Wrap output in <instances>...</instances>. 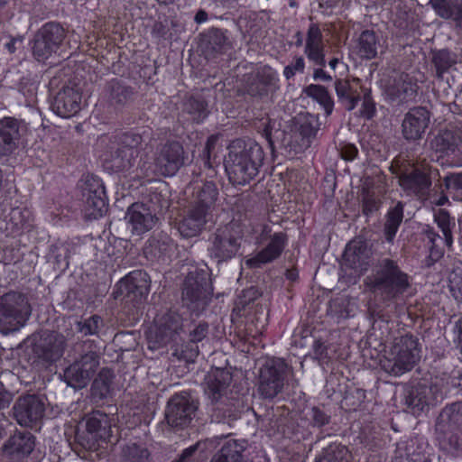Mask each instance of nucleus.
Segmentation results:
<instances>
[{"label": "nucleus", "mask_w": 462, "mask_h": 462, "mask_svg": "<svg viewBox=\"0 0 462 462\" xmlns=\"http://www.w3.org/2000/svg\"><path fill=\"white\" fill-rule=\"evenodd\" d=\"M430 120V111L423 106L411 108L404 116L402 123V134L407 141H417L422 138Z\"/></svg>", "instance_id": "bb28decb"}, {"label": "nucleus", "mask_w": 462, "mask_h": 462, "mask_svg": "<svg viewBox=\"0 0 462 462\" xmlns=\"http://www.w3.org/2000/svg\"><path fill=\"white\" fill-rule=\"evenodd\" d=\"M435 221L443 234L445 245L450 247L453 243V238L450 228L449 214L446 210L441 209L437 215H435Z\"/></svg>", "instance_id": "6e6d98bb"}, {"label": "nucleus", "mask_w": 462, "mask_h": 462, "mask_svg": "<svg viewBox=\"0 0 462 462\" xmlns=\"http://www.w3.org/2000/svg\"><path fill=\"white\" fill-rule=\"evenodd\" d=\"M44 411V401L35 394L20 396L13 407L14 419L23 427L36 425L42 419Z\"/></svg>", "instance_id": "b1692460"}, {"label": "nucleus", "mask_w": 462, "mask_h": 462, "mask_svg": "<svg viewBox=\"0 0 462 462\" xmlns=\"http://www.w3.org/2000/svg\"><path fill=\"white\" fill-rule=\"evenodd\" d=\"M64 28L57 23H45L36 33L32 46V54L38 61H44L57 52L64 41Z\"/></svg>", "instance_id": "dca6fc26"}, {"label": "nucleus", "mask_w": 462, "mask_h": 462, "mask_svg": "<svg viewBox=\"0 0 462 462\" xmlns=\"http://www.w3.org/2000/svg\"><path fill=\"white\" fill-rule=\"evenodd\" d=\"M32 313L27 297L10 291L0 297V332L7 335L23 327Z\"/></svg>", "instance_id": "1a4fd4ad"}, {"label": "nucleus", "mask_w": 462, "mask_h": 462, "mask_svg": "<svg viewBox=\"0 0 462 462\" xmlns=\"http://www.w3.org/2000/svg\"><path fill=\"white\" fill-rule=\"evenodd\" d=\"M448 288L452 296L462 302V263L454 267L449 273Z\"/></svg>", "instance_id": "864d4df0"}, {"label": "nucleus", "mask_w": 462, "mask_h": 462, "mask_svg": "<svg viewBox=\"0 0 462 462\" xmlns=\"http://www.w3.org/2000/svg\"><path fill=\"white\" fill-rule=\"evenodd\" d=\"M245 450L244 441L230 439L225 442L220 450L212 457L210 462H243V453Z\"/></svg>", "instance_id": "58836bf2"}, {"label": "nucleus", "mask_w": 462, "mask_h": 462, "mask_svg": "<svg viewBox=\"0 0 462 462\" xmlns=\"http://www.w3.org/2000/svg\"><path fill=\"white\" fill-rule=\"evenodd\" d=\"M232 381V374L222 368H212L204 378V391L206 395L211 401V403L216 406L215 416L219 418V413L224 409L222 408L223 398L226 393V389Z\"/></svg>", "instance_id": "5701e85b"}, {"label": "nucleus", "mask_w": 462, "mask_h": 462, "mask_svg": "<svg viewBox=\"0 0 462 462\" xmlns=\"http://www.w3.org/2000/svg\"><path fill=\"white\" fill-rule=\"evenodd\" d=\"M208 334V324L201 321L189 331V341L193 344L202 341Z\"/></svg>", "instance_id": "338daca9"}, {"label": "nucleus", "mask_w": 462, "mask_h": 462, "mask_svg": "<svg viewBox=\"0 0 462 462\" xmlns=\"http://www.w3.org/2000/svg\"><path fill=\"white\" fill-rule=\"evenodd\" d=\"M303 91L324 108L326 116L331 115L334 108V100L324 86L310 84Z\"/></svg>", "instance_id": "a18cd8bd"}, {"label": "nucleus", "mask_w": 462, "mask_h": 462, "mask_svg": "<svg viewBox=\"0 0 462 462\" xmlns=\"http://www.w3.org/2000/svg\"><path fill=\"white\" fill-rule=\"evenodd\" d=\"M373 255L372 248L368 242L362 237L351 240L345 249L344 266L351 270L350 274L356 277L363 275L369 268Z\"/></svg>", "instance_id": "aec40b11"}, {"label": "nucleus", "mask_w": 462, "mask_h": 462, "mask_svg": "<svg viewBox=\"0 0 462 462\" xmlns=\"http://www.w3.org/2000/svg\"><path fill=\"white\" fill-rule=\"evenodd\" d=\"M66 340L63 335L51 332L45 334L33 346L34 355L41 360L53 363L63 355Z\"/></svg>", "instance_id": "c756f323"}, {"label": "nucleus", "mask_w": 462, "mask_h": 462, "mask_svg": "<svg viewBox=\"0 0 462 462\" xmlns=\"http://www.w3.org/2000/svg\"><path fill=\"white\" fill-rule=\"evenodd\" d=\"M35 437L30 431L16 430L2 446L5 457L13 461H21L34 449Z\"/></svg>", "instance_id": "c85d7f7f"}, {"label": "nucleus", "mask_w": 462, "mask_h": 462, "mask_svg": "<svg viewBox=\"0 0 462 462\" xmlns=\"http://www.w3.org/2000/svg\"><path fill=\"white\" fill-rule=\"evenodd\" d=\"M428 5L437 16L444 20H449V17H452V12L450 11L452 0H430Z\"/></svg>", "instance_id": "052dcab7"}, {"label": "nucleus", "mask_w": 462, "mask_h": 462, "mask_svg": "<svg viewBox=\"0 0 462 462\" xmlns=\"http://www.w3.org/2000/svg\"><path fill=\"white\" fill-rule=\"evenodd\" d=\"M182 109L198 123L203 121L209 114L208 102L201 95L187 97L183 101Z\"/></svg>", "instance_id": "ea45409f"}, {"label": "nucleus", "mask_w": 462, "mask_h": 462, "mask_svg": "<svg viewBox=\"0 0 462 462\" xmlns=\"http://www.w3.org/2000/svg\"><path fill=\"white\" fill-rule=\"evenodd\" d=\"M254 76L267 90L273 87L276 81L275 72L270 67H263L257 70Z\"/></svg>", "instance_id": "680f3d73"}, {"label": "nucleus", "mask_w": 462, "mask_h": 462, "mask_svg": "<svg viewBox=\"0 0 462 462\" xmlns=\"http://www.w3.org/2000/svg\"><path fill=\"white\" fill-rule=\"evenodd\" d=\"M149 275L143 270H135L122 279L114 292L115 298H122L125 303L141 304L150 291Z\"/></svg>", "instance_id": "a211bd4d"}, {"label": "nucleus", "mask_w": 462, "mask_h": 462, "mask_svg": "<svg viewBox=\"0 0 462 462\" xmlns=\"http://www.w3.org/2000/svg\"><path fill=\"white\" fill-rule=\"evenodd\" d=\"M363 90V99L362 106L359 110V116L367 120L372 119L375 113V103L372 97V93L370 88H362Z\"/></svg>", "instance_id": "4d7b16f0"}, {"label": "nucleus", "mask_w": 462, "mask_h": 462, "mask_svg": "<svg viewBox=\"0 0 462 462\" xmlns=\"http://www.w3.org/2000/svg\"><path fill=\"white\" fill-rule=\"evenodd\" d=\"M124 462H152L151 453L146 447L137 443H128L122 448Z\"/></svg>", "instance_id": "de8ad7c7"}, {"label": "nucleus", "mask_w": 462, "mask_h": 462, "mask_svg": "<svg viewBox=\"0 0 462 462\" xmlns=\"http://www.w3.org/2000/svg\"><path fill=\"white\" fill-rule=\"evenodd\" d=\"M380 46L379 37L374 30H364L356 39V52L363 60L374 59Z\"/></svg>", "instance_id": "4c0bfd02"}, {"label": "nucleus", "mask_w": 462, "mask_h": 462, "mask_svg": "<svg viewBox=\"0 0 462 462\" xmlns=\"http://www.w3.org/2000/svg\"><path fill=\"white\" fill-rule=\"evenodd\" d=\"M52 253L54 254V264L56 268L60 271L67 270L70 255L69 246L68 245H56Z\"/></svg>", "instance_id": "13d9d810"}, {"label": "nucleus", "mask_w": 462, "mask_h": 462, "mask_svg": "<svg viewBox=\"0 0 462 462\" xmlns=\"http://www.w3.org/2000/svg\"><path fill=\"white\" fill-rule=\"evenodd\" d=\"M114 373L111 369L102 368L92 383V395L100 400L106 398L110 393Z\"/></svg>", "instance_id": "49530a36"}, {"label": "nucleus", "mask_w": 462, "mask_h": 462, "mask_svg": "<svg viewBox=\"0 0 462 462\" xmlns=\"http://www.w3.org/2000/svg\"><path fill=\"white\" fill-rule=\"evenodd\" d=\"M183 319L175 311H168L155 320V330L150 335L151 348H159L169 344L177 345L181 340Z\"/></svg>", "instance_id": "4468645a"}, {"label": "nucleus", "mask_w": 462, "mask_h": 462, "mask_svg": "<svg viewBox=\"0 0 462 462\" xmlns=\"http://www.w3.org/2000/svg\"><path fill=\"white\" fill-rule=\"evenodd\" d=\"M217 199L218 189L216 183L206 181L193 188L188 206L210 215L216 208Z\"/></svg>", "instance_id": "7c9ffc66"}, {"label": "nucleus", "mask_w": 462, "mask_h": 462, "mask_svg": "<svg viewBox=\"0 0 462 462\" xmlns=\"http://www.w3.org/2000/svg\"><path fill=\"white\" fill-rule=\"evenodd\" d=\"M200 37L201 48L208 57L226 53L234 48V39L226 29L212 27Z\"/></svg>", "instance_id": "cd10ccee"}, {"label": "nucleus", "mask_w": 462, "mask_h": 462, "mask_svg": "<svg viewBox=\"0 0 462 462\" xmlns=\"http://www.w3.org/2000/svg\"><path fill=\"white\" fill-rule=\"evenodd\" d=\"M262 236H269L270 241L262 250L245 258V265L248 269H261L274 262L282 255L288 243V236L284 232L271 235V229L267 226L263 227Z\"/></svg>", "instance_id": "f3484780"}, {"label": "nucleus", "mask_w": 462, "mask_h": 462, "mask_svg": "<svg viewBox=\"0 0 462 462\" xmlns=\"http://www.w3.org/2000/svg\"><path fill=\"white\" fill-rule=\"evenodd\" d=\"M185 152L178 141L160 144L154 153L155 171L162 176H173L184 164Z\"/></svg>", "instance_id": "6ab92c4d"}, {"label": "nucleus", "mask_w": 462, "mask_h": 462, "mask_svg": "<svg viewBox=\"0 0 462 462\" xmlns=\"http://www.w3.org/2000/svg\"><path fill=\"white\" fill-rule=\"evenodd\" d=\"M212 292L210 274L205 270L195 268L189 272L184 280L182 303L191 312L199 314L207 308Z\"/></svg>", "instance_id": "9d476101"}, {"label": "nucleus", "mask_w": 462, "mask_h": 462, "mask_svg": "<svg viewBox=\"0 0 462 462\" xmlns=\"http://www.w3.org/2000/svg\"><path fill=\"white\" fill-rule=\"evenodd\" d=\"M125 219L131 225L132 232L136 235L151 230L158 221L155 213H151L148 208L139 203H134L128 208Z\"/></svg>", "instance_id": "2f4dec72"}, {"label": "nucleus", "mask_w": 462, "mask_h": 462, "mask_svg": "<svg viewBox=\"0 0 462 462\" xmlns=\"http://www.w3.org/2000/svg\"><path fill=\"white\" fill-rule=\"evenodd\" d=\"M165 189V184L160 183L158 187L150 190L145 200L140 204L148 208L151 213H155L157 217L158 213H161L170 206L168 197L163 192Z\"/></svg>", "instance_id": "a19ab883"}, {"label": "nucleus", "mask_w": 462, "mask_h": 462, "mask_svg": "<svg viewBox=\"0 0 462 462\" xmlns=\"http://www.w3.org/2000/svg\"><path fill=\"white\" fill-rule=\"evenodd\" d=\"M435 429L440 450L450 457H462V402L446 405Z\"/></svg>", "instance_id": "20e7f679"}, {"label": "nucleus", "mask_w": 462, "mask_h": 462, "mask_svg": "<svg viewBox=\"0 0 462 462\" xmlns=\"http://www.w3.org/2000/svg\"><path fill=\"white\" fill-rule=\"evenodd\" d=\"M305 69V61L302 57H296L294 60L284 68L283 74L287 79H291L294 75L303 73Z\"/></svg>", "instance_id": "69168bd1"}, {"label": "nucleus", "mask_w": 462, "mask_h": 462, "mask_svg": "<svg viewBox=\"0 0 462 462\" xmlns=\"http://www.w3.org/2000/svg\"><path fill=\"white\" fill-rule=\"evenodd\" d=\"M420 346L417 337L406 334L394 339L388 356L382 361L383 369L400 376L411 371L420 359Z\"/></svg>", "instance_id": "0eeeda50"}, {"label": "nucleus", "mask_w": 462, "mask_h": 462, "mask_svg": "<svg viewBox=\"0 0 462 462\" xmlns=\"http://www.w3.org/2000/svg\"><path fill=\"white\" fill-rule=\"evenodd\" d=\"M443 184L447 189L462 190V171L445 176Z\"/></svg>", "instance_id": "774afa93"}, {"label": "nucleus", "mask_w": 462, "mask_h": 462, "mask_svg": "<svg viewBox=\"0 0 462 462\" xmlns=\"http://www.w3.org/2000/svg\"><path fill=\"white\" fill-rule=\"evenodd\" d=\"M246 92L254 97H263L268 94V90L260 83L254 75L252 76L247 82Z\"/></svg>", "instance_id": "e2e57ef3"}, {"label": "nucleus", "mask_w": 462, "mask_h": 462, "mask_svg": "<svg viewBox=\"0 0 462 462\" xmlns=\"http://www.w3.org/2000/svg\"><path fill=\"white\" fill-rule=\"evenodd\" d=\"M418 86L408 74H399L388 79L383 87L385 99L395 105L411 101L417 96Z\"/></svg>", "instance_id": "393cba45"}, {"label": "nucleus", "mask_w": 462, "mask_h": 462, "mask_svg": "<svg viewBox=\"0 0 462 462\" xmlns=\"http://www.w3.org/2000/svg\"><path fill=\"white\" fill-rule=\"evenodd\" d=\"M25 133L22 121L14 117L0 119V156H9L15 152Z\"/></svg>", "instance_id": "a878e982"}, {"label": "nucleus", "mask_w": 462, "mask_h": 462, "mask_svg": "<svg viewBox=\"0 0 462 462\" xmlns=\"http://www.w3.org/2000/svg\"><path fill=\"white\" fill-rule=\"evenodd\" d=\"M261 291L257 287L251 286L242 291L236 301L238 310H245L246 308L261 296Z\"/></svg>", "instance_id": "bf43d9fd"}, {"label": "nucleus", "mask_w": 462, "mask_h": 462, "mask_svg": "<svg viewBox=\"0 0 462 462\" xmlns=\"http://www.w3.org/2000/svg\"><path fill=\"white\" fill-rule=\"evenodd\" d=\"M148 401V399L146 400ZM136 410H140V412L134 411V415H139V422L145 425H149L152 421L155 413V405L153 402H146L143 403L142 408L136 407Z\"/></svg>", "instance_id": "0e129e2a"}, {"label": "nucleus", "mask_w": 462, "mask_h": 462, "mask_svg": "<svg viewBox=\"0 0 462 462\" xmlns=\"http://www.w3.org/2000/svg\"><path fill=\"white\" fill-rule=\"evenodd\" d=\"M290 370L282 358L265 361L260 369L258 392L263 399H273L282 392Z\"/></svg>", "instance_id": "ddd939ff"}, {"label": "nucleus", "mask_w": 462, "mask_h": 462, "mask_svg": "<svg viewBox=\"0 0 462 462\" xmlns=\"http://www.w3.org/2000/svg\"><path fill=\"white\" fill-rule=\"evenodd\" d=\"M354 83L358 86L360 79L355 78L350 81L346 79H337L334 83L337 101L347 111L354 110L361 99L360 92L357 88H355Z\"/></svg>", "instance_id": "72a5a7b5"}, {"label": "nucleus", "mask_w": 462, "mask_h": 462, "mask_svg": "<svg viewBox=\"0 0 462 462\" xmlns=\"http://www.w3.org/2000/svg\"><path fill=\"white\" fill-rule=\"evenodd\" d=\"M304 53L310 61L320 67L314 70L313 79L315 80L330 81L332 77L322 69V67L326 64L323 35L317 23H311L309 27Z\"/></svg>", "instance_id": "412c9836"}, {"label": "nucleus", "mask_w": 462, "mask_h": 462, "mask_svg": "<svg viewBox=\"0 0 462 462\" xmlns=\"http://www.w3.org/2000/svg\"><path fill=\"white\" fill-rule=\"evenodd\" d=\"M174 248L173 241L166 235H159L149 240V245L145 248L146 253L153 256L164 257Z\"/></svg>", "instance_id": "09e8293b"}, {"label": "nucleus", "mask_w": 462, "mask_h": 462, "mask_svg": "<svg viewBox=\"0 0 462 462\" xmlns=\"http://www.w3.org/2000/svg\"><path fill=\"white\" fill-rule=\"evenodd\" d=\"M111 423L109 417L96 410L84 416L75 433V440L85 449L96 448L98 440H106L110 437Z\"/></svg>", "instance_id": "9b49d317"}, {"label": "nucleus", "mask_w": 462, "mask_h": 462, "mask_svg": "<svg viewBox=\"0 0 462 462\" xmlns=\"http://www.w3.org/2000/svg\"><path fill=\"white\" fill-rule=\"evenodd\" d=\"M399 186L408 195L427 199L432 187V176L438 171L429 163L395 161L391 167Z\"/></svg>", "instance_id": "39448f33"}, {"label": "nucleus", "mask_w": 462, "mask_h": 462, "mask_svg": "<svg viewBox=\"0 0 462 462\" xmlns=\"http://www.w3.org/2000/svg\"><path fill=\"white\" fill-rule=\"evenodd\" d=\"M431 62L436 69V77L443 79V75L457 63V55L448 49H441L431 52Z\"/></svg>", "instance_id": "37998d69"}, {"label": "nucleus", "mask_w": 462, "mask_h": 462, "mask_svg": "<svg viewBox=\"0 0 462 462\" xmlns=\"http://www.w3.org/2000/svg\"><path fill=\"white\" fill-rule=\"evenodd\" d=\"M228 154L224 166L230 181L236 185H245L259 172L264 160L261 145L253 140H234L228 146Z\"/></svg>", "instance_id": "f03ea898"}, {"label": "nucleus", "mask_w": 462, "mask_h": 462, "mask_svg": "<svg viewBox=\"0 0 462 462\" xmlns=\"http://www.w3.org/2000/svg\"><path fill=\"white\" fill-rule=\"evenodd\" d=\"M82 200L86 209L94 217H101L106 210L107 198L102 180L94 175H88L80 185Z\"/></svg>", "instance_id": "4be33fe9"}, {"label": "nucleus", "mask_w": 462, "mask_h": 462, "mask_svg": "<svg viewBox=\"0 0 462 462\" xmlns=\"http://www.w3.org/2000/svg\"><path fill=\"white\" fill-rule=\"evenodd\" d=\"M364 286L383 303L390 304L403 300L411 288V277L396 260L383 257L377 260L364 279Z\"/></svg>", "instance_id": "f257e3e1"}, {"label": "nucleus", "mask_w": 462, "mask_h": 462, "mask_svg": "<svg viewBox=\"0 0 462 462\" xmlns=\"http://www.w3.org/2000/svg\"><path fill=\"white\" fill-rule=\"evenodd\" d=\"M360 198L362 213L364 216L370 217L379 211L382 201L374 191H371L367 188H363Z\"/></svg>", "instance_id": "3c124183"}, {"label": "nucleus", "mask_w": 462, "mask_h": 462, "mask_svg": "<svg viewBox=\"0 0 462 462\" xmlns=\"http://www.w3.org/2000/svg\"><path fill=\"white\" fill-rule=\"evenodd\" d=\"M350 454L345 446L333 444L325 448L315 462H350Z\"/></svg>", "instance_id": "8fccbe9b"}, {"label": "nucleus", "mask_w": 462, "mask_h": 462, "mask_svg": "<svg viewBox=\"0 0 462 462\" xmlns=\"http://www.w3.org/2000/svg\"><path fill=\"white\" fill-rule=\"evenodd\" d=\"M319 118L310 113H300L293 119L292 131L298 134L303 145L310 146L319 130Z\"/></svg>", "instance_id": "e433bc0d"}, {"label": "nucleus", "mask_w": 462, "mask_h": 462, "mask_svg": "<svg viewBox=\"0 0 462 462\" xmlns=\"http://www.w3.org/2000/svg\"><path fill=\"white\" fill-rule=\"evenodd\" d=\"M402 202L399 201L393 208H390L386 215V221L383 226V234L387 242L392 243L399 229L403 218Z\"/></svg>", "instance_id": "79ce46f5"}, {"label": "nucleus", "mask_w": 462, "mask_h": 462, "mask_svg": "<svg viewBox=\"0 0 462 462\" xmlns=\"http://www.w3.org/2000/svg\"><path fill=\"white\" fill-rule=\"evenodd\" d=\"M76 330L84 337L97 336L99 330L104 327L103 319L95 314L76 322Z\"/></svg>", "instance_id": "603ef678"}, {"label": "nucleus", "mask_w": 462, "mask_h": 462, "mask_svg": "<svg viewBox=\"0 0 462 462\" xmlns=\"http://www.w3.org/2000/svg\"><path fill=\"white\" fill-rule=\"evenodd\" d=\"M308 419L312 427L322 428L330 423L331 416L324 407L312 406L308 411Z\"/></svg>", "instance_id": "5fc2aeb1"}, {"label": "nucleus", "mask_w": 462, "mask_h": 462, "mask_svg": "<svg viewBox=\"0 0 462 462\" xmlns=\"http://www.w3.org/2000/svg\"><path fill=\"white\" fill-rule=\"evenodd\" d=\"M73 351L79 356L70 365L64 369L66 383L75 389L85 387L96 373L100 360V348L94 340L78 342Z\"/></svg>", "instance_id": "423d86ee"}, {"label": "nucleus", "mask_w": 462, "mask_h": 462, "mask_svg": "<svg viewBox=\"0 0 462 462\" xmlns=\"http://www.w3.org/2000/svg\"><path fill=\"white\" fill-rule=\"evenodd\" d=\"M243 237V227L236 220L218 226L209 238V257L217 264L233 259L241 248Z\"/></svg>", "instance_id": "6e6552de"}, {"label": "nucleus", "mask_w": 462, "mask_h": 462, "mask_svg": "<svg viewBox=\"0 0 462 462\" xmlns=\"http://www.w3.org/2000/svg\"><path fill=\"white\" fill-rule=\"evenodd\" d=\"M105 91L108 103L115 108L126 106L134 97V88L117 79L108 81Z\"/></svg>", "instance_id": "c9c22d12"}, {"label": "nucleus", "mask_w": 462, "mask_h": 462, "mask_svg": "<svg viewBox=\"0 0 462 462\" xmlns=\"http://www.w3.org/2000/svg\"><path fill=\"white\" fill-rule=\"evenodd\" d=\"M80 95L72 88H63L51 103L52 110L61 117H70L80 109Z\"/></svg>", "instance_id": "473e14b6"}, {"label": "nucleus", "mask_w": 462, "mask_h": 462, "mask_svg": "<svg viewBox=\"0 0 462 462\" xmlns=\"http://www.w3.org/2000/svg\"><path fill=\"white\" fill-rule=\"evenodd\" d=\"M150 135L148 130L142 133L128 131L116 135L110 154L105 159V167L115 172L131 170L147 146Z\"/></svg>", "instance_id": "7ed1b4c3"}, {"label": "nucleus", "mask_w": 462, "mask_h": 462, "mask_svg": "<svg viewBox=\"0 0 462 462\" xmlns=\"http://www.w3.org/2000/svg\"><path fill=\"white\" fill-rule=\"evenodd\" d=\"M198 402L187 392L176 393L167 403L165 419L172 428L183 429L188 427L195 417Z\"/></svg>", "instance_id": "2eb2a0df"}, {"label": "nucleus", "mask_w": 462, "mask_h": 462, "mask_svg": "<svg viewBox=\"0 0 462 462\" xmlns=\"http://www.w3.org/2000/svg\"><path fill=\"white\" fill-rule=\"evenodd\" d=\"M209 215L188 206L186 215L178 223L181 236L190 238L199 236L205 228Z\"/></svg>", "instance_id": "f704fd0d"}, {"label": "nucleus", "mask_w": 462, "mask_h": 462, "mask_svg": "<svg viewBox=\"0 0 462 462\" xmlns=\"http://www.w3.org/2000/svg\"><path fill=\"white\" fill-rule=\"evenodd\" d=\"M443 399L444 393L439 380H423L407 390L404 403L413 415H419L425 409L437 405Z\"/></svg>", "instance_id": "f8f14e48"}, {"label": "nucleus", "mask_w": 462, "mask_h": 462, "mask_svg": "<svg viewBox=\"0 0 462 462\" xmlns=\"http://www.w3.org/2000/svg\"><path fill=\"white\" fill-rule=\"evenodd\" d=\"M433 143L439 152H454L462 144V138L458 132L446 130L435 137Z\"/></svg>", "instance_id": "c03bdc74"}]
</instances>
